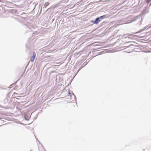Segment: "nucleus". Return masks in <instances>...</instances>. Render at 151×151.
Returning a JSON list of instances; mask_svg holds the SVG:
<instances>
[{
	"mask_svg": "<svg viewBox=\"0 0 151 151\" xmlns=\"http://www.w3.org/2000/svg\"><path fill=\"white\" fill-rule=\"evenodd\" d=\"M106 17V15H104L102 16H100L99 17L96 18L95 20H91L90 22L91 23H93L95 24H98L99 22L102 20L104 19Z\"/></svg>",
	"mask_w": 151,
	"mask_h": 151,
	"instance_id": "1",
	"label": "nucleus"
},
{
	"mask_svg": "<svg viewBox=\"0 0 151 151\" xmlns=\"http://www.w3.org/2000/svg\"><path fill=\"white\" fill-rule=\"evenodd\" d=\"M35 57V55H34V54L33 56L31 57L30 60L32 62L34 61V59Z\"/></svg>",
	"mask_w": 151,
	"mask_h": 151,
	"instance_id": "2",
	"label": "nucleus"
},
{
	"mask_svg": "<svg viewBox=\"0 0 151 151\" xmlns=\"http://www.w3.org/2000/svg\"><path fill=\"white\" fill-rule=\"evenodd\" d=\"M49 3H45L44 5V8H46V7L49 5Z\"/></svg>",
	"mask_w": 151,
	"mask_h": 151,
	"instance_id": "3",
	"label": "nucleus"
},
{
	"mask_svg": "<svg viewBox=\"0 0 151 151\" xmlns=\"http://www.w3.org/2000/svg\"><path fill=\"white\" fill-rule=\"evenodd\" d=\"M130 35H129L128 34H125V35H123V37H124V38H126L127 37V36H129Z\"/></svg>",
	"mask_w": 151,
	"mask_h": 151,
	"instance_id": "4",
	"label": "nucleus"
},
{
	"mask_svg": "<svg viewBox=\"0 0 151 151\" xmlns=\"http://www.w3.org/2000/svg\"><path fill=\"white\" fill-rule=\"evenodd\" d=\"M145 29H143L142 30H140L139 31L137 32L136 33H140V32L143 31Z\"/></svg>",
	"mask_w": 151,
	"mask_h": 151,
	"instance_id": "5",
	"label": "nucleus"
},
{
	"mask_svg": "<svg viewBox=\"0 0 151 151\" xmlns=\"http://www.w3.org/2000/svg\"><path fill=\"white\" fill-rule=\"evenodd\" d=\"M151 1V0H147L146 2L147 3H149Z\"/></svg>",
	"mask_w": 151,
	"mask_h": 151,
	"instance_id": "6",
	"label": "nucleus"
},
{
	"mask_svg": "<svg viewBox=\"0 0 151 151\" xmlns=\"http://www.w3.org/2000/svg\"><path fill=\"white\" fill-rule=\"evenodd\" d=\"M11 94H14L15 93L14 92H13V91H11Z\"/></svg>",
	"mask_w": 151,
	"mask_h": 151,
	"instance_id": "7",
	"label": "nucleus"
},
{
	"mask_svg": "<svg viewBox=\"0 0 151 151\" xmlns=\"http://www.w3.org/2000/svg\"><path fill=\"white\" fill-rule=\"evenodd\" d=\"M68 94H71V93L69 91H68Z\"/></svg>",
	"mask_w": 151,
	"mask_h": 151,
	"instance_id": "8",
	"label": "nucleus"
},
{
	"mask_svg": "<svg viewBox=\"0 0 151 151\" xmlns=\"http://www.w3.org/2000/svg\"><path fill=\"white\" fill-rule=\"evenodd\" d=\"M1 89H5V88H3V87H1Z\"/></svg>",
	"mask_w": 151,
	"mask_h": 151,
	"instance_id": "9",
	"label": "nucleus"
},
{
	"mask_svg": "<svg viewBox=\"0 0 151 151\" xmlns=\"http://www.w3.org/2000/svg\"><path fill=\"white\" fill-rule=\"evenodd\" d=\"M136 19H134L133 21H135L136 20Z\"/></svg>",
	"mask_w": 151,
	"mask_h": 151,
	"instance_id": "10",
	"label": "nucleus"
},
{
	"mask_svg": "<svg viewBox=\"0 0 151 151\" xmlns=\"http://www.w3.org/2000/svg\"><path fill=\"white\" fill-rule=\"evenodd\" d=\"M7 88H8V89H9V87H8Z\"/></svg>",
	"mask_w": 151,
	"mask_h": 151,
	"instance_id": "11",
	"label": "nucleus"
},
{
	"mask_svg": "<svg viewBox=\"0 0 151 151\" xmlns=\"http://www.w3.org/2000/svg\"><path fill=\"white\" fill-rule=\"evenodd\" d=\"M22 93H20V94H20V95H21V94H22Z\"/></svg>",
	"mask_w": 151,
	"mask_h": 151,
	"instance_id": "12",
	"label": "nucleus"
},
{
	"mask_svg": "<svg viewBox=\"0 0 151 151\" xmlns=\"http://www.w3.org/2000/svg\"><path fill=\"white\" fill-rule=\"evenodd\" d=\"M150 6H151V3H150Z\"/></svg>",
	"mask_w": 151,
	"mask_h": 151,
	"instance_id": "13",
	"label": "nucleus"
},
{
	"mask_svg": "<svg viewBox=\"0 0 151 151\" xmlns=\"http://www.w3.org/2000/svg\"><path fill=\"white\" fill-rule=\"evenodd\" d=\"M10 93H9L8 94H9Z\"/></svg>",
	"mask_w": 151,
	"mask_h": 151,
	"instance_id": "14",
	"label": "nucleus"
}]
</instances>
